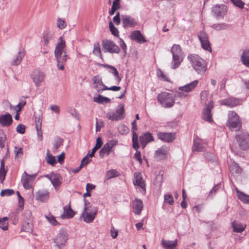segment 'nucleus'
Here are the masks:
<instances>
[{
	"label": "nucleus",
	"instance_id": "nucleus-1",
	"mask_svg": "<svg viewBox=\"0 0 249 249\" xmlns=\"http://www.w3.org/2000/svg\"><path fill=\"white\" fill-rule=\"evenodd\" d=\"M59 39L60 41L57 44L54 53L57 62V67L58 69L63 71L64 69V64L68 59V55L64 50L66 47L65 41L62 39V36L60 37Z\"/></svg>",
	"mask_w": 249,
	"mask_h": 249
},
{
	"label": "nucleus",
	"instance_id": "nucleus-2",
	"mask_svg": "<svg viewBox=\"0 0 249 249\" xmlns=\"http://www.w3.org/2000/svg\"><path fill=\"white\" fill-rule=\"evenodd\" d=\"M187 59L192 67L198 74L203 75L206 71V62L198 55L196 54H189Z\"/></svg>",
	"mask_w": 249,
	"mask_h": 249
},
{
	"label": "nucleus",
	"instance_id": "nucleus-3",
	"mask_svg": "<svg viewBox=\"0 0 249 249\" xmlns=\"http://www.w3.org/2000/svg\"><path fill=\"white\" fill-rule=\"evenodd\" d=\"M171 53L172 54V61L171 67L175 69L179 67L183 59V53L181 47L178 44H174L171 48Z\"/></svg>",
	"mask_w": 249,
	"mask_h": 249
},
{
	"label": "nucleus",
	"instance_id": "nucleus-4",
	"mask_svg": "<svg viewBox=\"0 0 249 249\" xmlns=\"http://www.w3.org/2000/svg\"><path fill=\"white\" fill-rule=\"evenodd\" d=\"M235 139L240 150L245 151L249 149V133L244 131H238L235 135Z\"/></svg>",
	"mask_w": 249,
	"mask_h": 249
},
{
	"label": "nucleus",
	"instance_id": "nucleus-5",
	"mask_svg": "<svg viewBox=\"0 0 249 249\" xmlns=\"http://www.w3.org/2000/svg\"><path fill=\"white\" fill-rule=\"evenodd\" d=\"M157 99L161 106L165 108L172 107L175 101L174 95L167 92L160 93L157 96Z\"/></svg>",
	"mask_w": 249,
	"mask_h": 249
},
{
	"label": "nucleus",
	"instance_id": "nucleus-6",
	"mask_svg": "<svg viewBox=\"0 0 249 249\" xmlns=\"http://www.w3.org/2000/svg\"><path fill=\"white\" fill-rule=\"evenodd\" d=\"M227 126L231 129H239L241 127V122L238 114L234 111H230L228 114Z\"/></svg>",
	"mask_w": 249,
	"mask_h": 249
},
{
	"label": "nucleus",
	"instance_id": "nucleus-7",
	"mask_svg": "<svg viewBox=\"0 0 249 249\" xmlns=\"http://www.w3.org/2000/svg\"><path fill=\"white\" fill-rule=\"evenodd\" d=\"M102 46L104 52H108L110 53H118L120 49L113 41L108 39H104L102 41Z\"/></svg>",
	"mask_w": 249,
	"mask_h": 249
},
{
	"label": "nucleus",
	"instance_id": "nucleus-8",
	"mask_svg": "<svg viewBox=\"0 0 249 249\" xmlns=\"http://www.w3.org/2000/svg\"><path fill=\"white\" fill-rule=\"evenodd\" d=\"M68 233L67 231L64 229H61L59 233L53 239L56 246L60 249L65 245L68 239Z\"/></svg>",
	"mask_w": 249,
	"mask_h": 249
},
{
	"label": "nucleus",
	"instance_id": "nucleus-9",
	"mask_svg": "<svg viewBox=\"0 0 249 249\" xmlns=\"http://www.w3.org/2000/svg\"><path fill=\"white\" fill-rule=\"evenodd\" d=\"M117 140H113L105 143L99 152V156L101 158H103L109 155L112 148L117 144Z\"/></svg>",
	"mask_w": 249,
	"mask_h": 249
},
{
	"label": "nucleus",
	"instance_id": "nucleus-10",
	"mask_svg": "<svg viewBox=\"0 0 249 249\" xmlns=\"http://www.w3.org/2000/svg\"><path fill=\"white\" fill-rule=\"evenodd\" d=\"M36 176V174L32 175L28 174L24 172L21 178V182L25 189H30L32 187V183Z\"/></svg>",
	"mask_w": 249,
	"mask_h": 249
},
{
	"label": "nucleus",
	"instance_id": "nucleus-11",
	"mask_svg": "<svg viewBox=\"0 0 249 249\" xmlns=\"http://www.w3.org/2000/svg\"><path fill=\"white\" fill-rule=\"evenodd\" d=\"M45 77L44 73L39 70H34L31 75L32 79L37 87L40 86V83L44 81Z\"/></svg>",
	"mask_w": 249,
	"mask_h": 249
},
{
	"label": "nucleus",
	"instance_id": "nucleus-12",
	"mask_svg": "<svg viewBox=\"0 0 249 249\" xmlns=\"http://www.w3.org/2000/svg\"><path fill=\"white\" fill-rule=\"evenodd\" d=\"M212 13L216 18H223L227 13V7L223 4L215 5L212 7Z\"/></svg>",
	"mask_w": 249,
	"mask_h": 249
},
{
	"label": "nucleus",
	"instance_id": "nucleus-13",
	"mask_svg": "<svg viewBox=\"0 0 249 249\" xmlns=\"http://www.w3.org/2000/svg\"><path fill=\"white\" fill-rule=\"evenodd\" d=\"M213 108L212 104L210 103L207 105L206 107L204 108L202 113L201 117L204 120L211 123L213 122L212 109Z\"/></svg>",
	"mask_w": 249,
	"mask_h": 249
},
{
	"label": "nucleus",
	"instance_id": "nucleus-14",
	"mask_svg": "<svg viewBox=\"0 0 249 249\" xmlns=\"http://www.w3.org/2000/svg\"><path fill=\"white\" fill-rule=\"evenodd\" d=\"M220 104L221 105L232 107L241 105V100L239 99L231 97L221 101Z\"/></svg>",
	"mask_w": 249,
	"mask_h": 249
},
{
	"label": "nucleus",
	"instance_id": "nucleus-15",
	"mask_svg": "<svg viewBox=\"0 0 249 249\" xmlns=\"http://www.w3.org/2000/svg\"><path fill=\"white\" fill-rule=\"evenodd\" d=\"M157 137L161 141L167 142H172L175 139V134L173 133L159 132Z\"/></svg>",
	"mask_w": 249,
	"mask_h": 249
},
{
	"label": "nucleus",
	"instance_id": "nucleus-16",
	"mask_svg": "<svg viewBox=\"0 0 249 249\" xmlns=\"http://www.w3.org/2000/svg\"><path fill=\"white\" fill-rule=\"evenodd\" d=\"M154 138L152 134L149 132H146L139 137V141L143 149L147 143L154 141Z\"/></svg>",
	"mask_w": 249,
	"mask_h": 249
},
{
	"label": "nucleus",
	"instance_id": "nucleus-17",
	"mask_svg": "<svg viewBox=\"0 0 249 249\" xmlns=\"http://www.w3.org/2000/svg\"><path fill=\"white\" fill-rule=\"evenodd\" d=\"M13 122L12 116L9 113L0 115V124L2 126H9Z\"/></svg>",
	"mask_w": 249,
	"mask_h": 249
},
{
	"label": "nucleus",
	"instance_id": "nucleus-18",
	"mask_svg": "<svg viewBox=\"0 0 249 249\" xmlns=\"http://www.w3.org/2000/svg\"><path fill=\"white\" fill-rule=\"evenodd\" d=\"M229 170L231 173V176L234 177L239 176L242 171V168L235 162H233L230 165Z\"/></svg>",
	"mask_w": 249,
	"mask_h": 249
},
{
	"label": "nucleus",
	"instance_id": "nucleus-19",
	"mask_svg": "<svg viewBox=\"0 0 249 249\" xmlns=\"http://www.w3.org/2000/svg\"><path fill=\"white\" fill-rule=\"evenodd\" d=\"M122 22L124 28L133 27L137 24L135 18L127 15L122 16Z\"/></svg>",
	"mask_w": 249,
	"mask_h": 249
},
{
	"label": "nucleus",
	"instance_id": "nucleus-20",
	"mask_svg": "<svg viewBox=\"0 0 249 249\" xmlns=\"http://www.w3.org/2000/svg\"><path fill=\"white\" fill-rule=\"evenodd\" d=\"M143 208L142 201L140 199L136 198L133 202V212L137 215L141 213Z\"/></svg>",
	"mask_w": 249,
	"mask_h": 249
},
{
	"label": "nucleus",
	"instance_id": "nucleus-21",
	"mask_svg": "<svg viewBox=\"0 0 249 249\" xmlns=\"http://www.w3.org/2000/svg\"><path fill=\"white\" fill-rule=\"evenodd\" d=\"M133 184L135 186H140L143 189H145V184L142 180V174L140 172H135L134 173V179Z\"/></svg>",
	"mask_w": 249,
	"mask_h": 249
},
{
	"label": "nucleus",
	"instance_id": "nucleus-22",
	"mask_svg": "<svg viewBox=\"0 0 249 249\" xmlns=\"http://www.w3.org/2000/svg\"><path fill=\"white\" fill-rule=\"evenodd\" d=\"M98 66H100L101 67H103L106 68H107L110 69V72L112 73V74L115 76L116 80H117L119 82H120L121 81V77L119 76V73L116 69V68L111 65H108V64H103L100 63H98L97 64Z\"/></svg>",
	"mask_w": 249,
	"mask_h": 249
},
{
	"label": "nucleus",
	"instance_id": "nucleus-23",
	"mask_svg": "<svg viewBox=\"0 0 249 249\" xmlns=\"http://www.w3.org/2000/svg\"><path fill=\"white\" fill-rule=\"evenodd\" d=\"M198 84V81L196 80L193 82L187 84L183 86L179 87V90L184 91L186 92H189L193 90L197 86Z\"/></svg>",
	"mask_w": 249,
	"mask_h": 249
},
{
	"label": "nucleus",
	"instance_id": "nucleus-24",
	"mask_svg": "<svg viewBox=\"0 0 249 249\" xmlns=\"http://www.w3.org/2000/svg\"><path fill=\"white\" fill-rule=\"evenodd\" d=\"M36 199L41 202H44L49 198V193L47 190L38 191L36 194Z\"/></svg>",
	"mask_w": 249,
	"mask_h": 249
},
{
	"label": "nucleus",
	"instance_id": "nucleus-25",
	"mask_svg": "<svg viewBox=\"0 0 249 249\" xmlns=\"http://www.w3.org/2000/svg\"><path fill=\"white\" fill-rule=\"evenodd\" d=\"M161 244L166 249H174L177 246V240L169 241L162 239Z\"/></svg>",
	"mask_w": 249,
	"mask_h": 249
},
{
	"label": "nucleus",
	"instance_id": "nucleus-26",
	"mask_svg": "<svg viewBox=\"0 0 249 249\" xmlns=\"http://www.w3.org/2000/svg\"><path fill=\"white\" fill-rule=\"evenodd\" d=\"M131 37L132 39L136 40L140 43L146 42V40L144 38L141 32L139 30L134 31L132 33Z\"/></svg>",
	"mask_w": 249,
	"mask_h": 249
},
{
	"label": "nucleus",
	"instance_id": "nucleus-27",
	"mask_svg": "<svg viewBox=\"0 0 249 249\" xmlns=\"http://www.w3.org/2000/svg\"><path fill=\"white\" fill-rule=\"evenodd\" d=\"M84 202L85 207L84 211H86L87 213H91L93 214H97L98 210V208L95 206H93L90 203L87 202L85 199H84Z\"/></svg>",
	"mask_w": 249,
	"mask_h": 249
},
{
	"label": "nucleus",
	"instance_id": "nucleus-28",
	"mask_svg": "<svg viewBox=\"0 0 249 249\" xmlns=\"http://www.w3.org/2000/svg\"><path fill=\"white\" fill-rule=\"evenodd\" d=\"M167 154V150L164 148L161 147L155 151V155L158 160H162L166 158Z\"/></svg>",
	"mask_w": 249,
	"mask_h": 249
},
{
	"label": "nucleus",
	"instance_id": "nucleus-29",
	"mask_svg": "<svg viewBox=\"0 0 249 249\" xmlns=\"http://www.w3.org/2000/svg\"><path fill=\"white\" fill-rule=\"evenodd\" d=\"M96 215V214H93L91 213H87L86 211H84L82 213L81 216L85 222L89 223L93 221Z\"/></svg>",
	"mask_w": 249,
	"mask_h": 249
},
{
	"label": "nucleus",
	"instance_id": "nucleus-30",
	"mask_svg": "<svg viewBox=\"0 0 249 249\" xmlns=\"http://www.w3.org/2000/svg\"><path fill=\"white\" fill-rule=\"evenodd\" d=\"M64 216L65 218H71L73 217L75 215L74 212L71 209L70 204L69 205V208L67 209L66 207H64Z\"/></svg>",
	"mask_w": 249,
	"mask_h": 249
},
{
	"label": "nucleus",
	"instance_id": "nucleus-31",
	"mask_svg": "<svg viewBox=\"0 0 249 249\" xmlns=\"http://www.w3.org/2000/svg\"><path fill=\"white\" fill-rule=\"evenodd\" d=\"M102 140L101 137H99L96 139V143L95 145L94 146V147L92 148L91 152L90 153H89L90 158H92L93 156H94L95 152L102 146Z\"/></svg>",
	"mask_w": 249,
	"mask_h": 249
},
{
	"label": "nucleus",
	"instance_id": "nucleus-32",
	"mask_svg": "<svg viewBox=\"0 0 249 249\" xmlns=\"http://www.w3.org/2000/svg\"><path fill=\"white\" fill-rule=\"evenodd\" d=\"M231 26L230 24L226 23H220L214 24L212 26V27L216 31H220L222 30H226Z\"/></svg>",
	"mask_w": 249,
	"mask_h": 249
},
{
	"label": "nucleus",
	"instance_id": "nucleus-33",
	"mask_svg": "<svg viewBox=\"0 0 249 249\" xmlns=\"http://www.w3.org/2000/svg\"><path fill=\"white\" fill-rule=\"evenodd\" d=\"M24 56V53L23 52L19 51L18 53V54L17 55L16 58L15 59H14L12 61V65L14 66H17L19 65L21 63Z\"/></svg>",
	"mask_w": 249,
	"mask_h": 249
},
{
	"label": "nucleus",
	"instance_id": "nucleus-34",
	"mask_svg": "<svg viewBox=\"0 0 249 249\" xmlns=\"http://www.w3.org/2000/svg\"><path fill=\"white\" fill-rule=\"evenodd\" d=\"M241 59L243 64L249 67V49L244 51L241 56Z\"/></svg>",
	"mask_w": 249,
	"mask_h": 249
},
{
	"label": "nucleus",
	"instance_id": "nucleus-35",
	"mask_svg": "<svg viewBox=\"0 0 249 249\" xmlns=\"http://www.w3.org/2000/svg\"><path fill=\"white\" fill-rule=\"evenodd\" d=\"M50 181L53 185L55 188H56L57 187H59L61 184V181L60 180V177L59 175L54 174L53 176V178L50 179Z\"/></svg>",
	"mask_w": 249,
	"mask_h": 249
},
{
	"label": "nucleus",
	"instance_id": "nucleus-36",
	"mask_svg": "<svg viewBox=\"0 0 249 249\" xmlns=\"http://www.w3.org/2000/svg\"><path fill=\"white\" fill-rule=\"evenodd\" d=\"M22 231L31 232L33 231V224L31 221H25L22 225Z\"/></svg>",
	"mask_w": 249,
	"mask_h": 249
},
{
	"label": "nucleus",
	"instance_id": "nucleus-37",
	"mask_svg": "<svg viewBox=\"0 0 249 249\" xmlns=\"http://www.w3.org/2000/svg\"><path fill=\"white\" fill-rule=\"evenodd\" d=\"M46 159L47 162L52 166L55 165V164L56 163L55 157L50 153V151L49 149L47 150Z\"/></svg>",
	"mask_w": 249,
	"mask_h": 249
},
{
	"label": "nucleus",
	"instance_id": "nucleus-38",
	"mask_svg": "<svg viewBox=\"0 0 249 249\" xmlns=\"http://www.w3.org/2000/svg\"><path fill=\"white\" fill-rule=\"evenodd\" d=\"M93 53L103 59V56L101 53L100 44L99 42H96L94 44V48L93 50Z\"/></svg>",
	"mask_w": 249,
	"mask_h": 249
},
{
	"label": "nucleus",
	"instance_id": "nucleus-39",
	"mask_svg": "<svg viewBox=\"0 0 249 249\" xmlns=\"http://www.w3.org/2000/svg\"><path fill=\"white\" fill-rule=\"evenodd\" d=\"M93 101L99 104H103L104 103H109L111 101L110 99L107 97L98 95V97L93 99Z\"/></svg>",
	"mask_w": 249,
	"mask_h": 249
},
{
	"label": "nucleus",
	"instance_id": "nucleus-40",
	"mask_svg": "<svg viewBox=\"0 0 249 249\" xmlns=\"http://www.w3.org/2000/svg\"><path fill=\"white\" fill-rule=\"evenodd\" d=\"M28 98V96L22 97L19 100L18 104L15 107V109H16L17 112H18L20 111L22 108V107L26 104V102L25 100V98Z\"/></svg>",
	"mask_w": 249,
	"mask_h": 249
},
{
	"label": "nucleus",
	"instance_id": "nucleus-41",
	"mask_svg": "<svg viewBox=\"0 0 249 249\" xmlns=\"http://www.w3.org/2000/svg\"><path fill=\"white\" fill-rule=\"evenodd\" d=\"M238 193V198L242 201L243 203L246 204H249V196L247 195L243 192H237Z\"/></svg>",
	"mask_w": 249,
	"mask_h": 249
},
{
	"label": "nucleus",
	"instance_id": "nucleus-42",
	"mask_svg": "<svg viewBox=\"0 0 249 249\" xmlns=\"http://www.w3.org/2000/svg\"><path fill=\"white\" fill-rule=\"evenodd\" d=\"M42 38L44 42V45H48L49 42L53 39V34L51 33H44L43 35Z\"/></svg>",
	"mask_w": 249,
	"mask_h": 249
},
{
	"label": "nucleus",
	"instance_id": "nucleus-43",
	"mask_svg": "<svg viewBox=\"0 0 249 249\" xmlns=\"http://www.w3.org/2000/svg\"><path fill=\"white\" fill-rule=\"evenodd\" d=\"M132 147L136 150H138V149L140 147V145L138 142V136L137 133H133V135H132Z\"/></svg>",
	"mask_w": 249,
	"mask_h": 249
},
{
	"label": "nucleus",
	"instance_id": "nucleus-44",
	"mask_svg": "<svg viewBox=\"0 0 249 249\" xmlns=\"http://www.w3.org/2000/svg\"><path fill=\"white\" fill-rule=\"evenodd\" d=\"M63 139L60 137H57L55 140L53 144V150H56L63 144Z\"/></svg>",
	"mask_w": 249,
	"mask_h": 249
},
{
	"label": "nucleus",
	"instance_id": "nucleus-45",
	"mask_svg": "<svg viewBox=\"0 0 249 249\" xmlns=\"http://www.w3.org/2000/svg\"><path fill=\"white\" fill-rule=\"evenodd\" d=\"M119 108L116 110V112L118 116L120 117L121 119H123L124 118V105L123 104H120L119 106Z\"/></svg>",
	"mask_w": 249,
	"mask_h": 249
},
{
	"label": "nucleus",
	"instance_id": "nucleus-46",
	"mask_svg": "<svg viewBox=\"0 0 249 249\" xmlns=\"http://www.w3.org/2000/svg\"><path fill=\"white\" fill-rule=\"evenodd\" d=\"M8 227V218L4 217L2 218H0V228L4 231L7 230Z\"/></svg>",
	"mask_w": 249,
	"mask_h": 249
},
{
	"label": "nucleus",
	"instance_id": "nucleus-47",
	"mask_svg": "<svg viewBox=\"0 0 249 249\" xmlns=\"http://www.w3.org/2000/svg\"><path fill=\"white\" fill-rule=\"evenodd\" d=\"M232 226L233 231L237 233L242 232L245 229V227H243L241 224H236L234 222L232 223Z\"/></svg>",
	"mask_w": 249,
	"mask_h": 249
},
{
	"label": "nucleus",
	"instance_id": "nucleus-48",
	"mask_svg": "<svg viewBox=\"0 0 249 249\" xmlns=\"http://www.w3.org/2000/svg\"><path fill=\"white\" fill-rule=\"evenodd\" d=\"M119 173L115 170L111 169L108 170L106 173V178L108 179L109 178L118 176Z\"/></svg>",
	"mask_w": 249,
	"mask_h": 249
},
{
	"label": "nucleus",
	"instance_id": "nucleus-49",
	"mask_svg": "<svg viewBox=\"0 0 249 249\" xmlns=\"http://www.w3.org/2000/svg\"><path fill=\"white\" fill-rule=\"evenodd\" d=\"M6 136L3 130L0 131V147L2 149L5 146Z\"/></svg>",
	"mask_w": 249,
	"mask_h": 249
},
{
	"label": "nucleus",
	"instance_id": "nucleus-50",
	"mask_svg": "<svg viewBox=\"0 0 249 249\" xmlns=\"http://www.w3.org/2000/svg\"><path fill=\"white\" fill-rule=\"evenodd\" d=\"M193 150L195 151H203V147L202 146V143L200 142H196V141H194Z\"/></svg>",
	"mask_w": 249,
	"mask_h": 249
},
{
	"label": "nucleus",
	"instance_id": "nucleus-51",
	"mask_svg": "<svg viewBox=\"0 0 249 249\" xmlns=\"http://www.w3.org/2000/svg\"><path fill=\"white\" fill-rule=\"evenodd\" d=\"M118 130L119 133L122 135L127 134L129 131L128 128L124 124H122L118 126Z\"/></svg>",
	"mask_w": 249,
	"mask_h": 249
},
{
	"label": "nucleus",
	"instance_id": "nucleus-52",
	"mask_svg": "<svg viewBox=\"0 0 249 249\" xmlns=\"http://www.w3.org/2000/svg\"><path fill=\"white\" fill-rule=\"evenodd\" d=\"M109 27L111 34L115 36H119V31L117 28L114 26V25L112 21L109 23Z\"/></svg>",
	"mask_w": 249,
	"mask_h": 249
},
{
	"label": "nucleus",
	"instance_id": "nucleus-53",
	"mask_svg": "<svg viewBox=\"0 0 249 249\" xmlns=\"http://www.w3.org/2000/svg\"><path fill=\"white\" fill-rule=\"evenodd\" d=\"M201 47L205 50L211 51L212 49L209 40L200 41Z\"/></svg>",
	"mask_w": 249,
	"mask_h": 249
},
{
	"label": "nucleus",
	"instance_id": "nucleus-54",
	"mask_svg": "<svg viewBox=\"0 0 249 249\" xmlns=\"http://www.w3.org/2000/svg\"><path fill=\"white\" fill-rule=\"evenodd\" d=\"M89 152V151L88 154L86 155L81 160L80 164L81 165L83 164V167L89 164L91 161V160H89V157H90Z\"/></svg>",
	"mask_w": 249,
	"mask_h": 249
},
{
	"label": "nucleus",
	"instance_id": "nucleus-55",
	"mask_svg": "<svg viewBox=\"0 0 249 249\" xmlns=\"http://www.w3.org/2000/svg\"><path fill=\"white\" fill-rule=\"evenodd\" d=\"M107 117L108 119L111 120L112 121H118L119 120H122L119 116L115 113H108L107 114Z\"/></svg>",
	"mask_w": 249,
	"mask_h": 249
},
{
	"label": "nucleus",
	"instance_id": "nucleus-56",
	"mask_svg": "<svg viewBox=\"0 0 249 249\" xmlns=\"http://www.w3.org/2000/svg\"><path fill=\"white\" fill-rule=\"evenodd\" d=\"M48 221L53 225H56L58 224V222L56 221L55 217L52 214L45 216Z\"/></svg>",
	"mask_w": 249,
	"mask_h": 249
},
{
	"label": "nucleus",
	"instance_id": "nucleus-57",
	"mask_svg": "<svg viewBox=\"0 0 249 249\" xmlns=\"http://www.w3.org/2000/svg\"><path fill=\"white\" fill-rule=\"evenodd\" d=\"M198 37L200 40V41H204L209 40L208 39V36L204 31H201L198 35Z\"/></svg>",
	"mask_w": 249,
	"mask_h": 249
},
{
	"label": "nucleus",
	"instance_id": "nucleus-58",
	"mask_svg": "<svg viewBox=\"0 0 249 249\" xmlns=\"http://www.w3.org/2000/svg\"><path fill=\"white\" fill-rule=\"evenodd\" d=\"M14 194V191L13 189L2 190L0 193L1 196H10Z\"/></svg>",
	"mask_w": 249,
	"mask_h": 249
},
{
	"label": "nucleus",
	"instance_id": "nucleus-59",
	"mask_svg": "<svg viewBox=\"0 0 249 249\" xmlns=\"http://www.w3.org/2000/svg\"><path fill=\"white\" fill-rule=\"evenodd\" d=\"M14 152L15 153V159H18L23 155L22 148L21 147H15Z\"/></svg>",
	"mask_w": 249,
	"mask_h": 249
},
{
	"label": "nucleus",
	"instance_id": "nucleus-60",
	"mask_svg": "<svg viewBox=\"0 0 249 249\" xmlns=\"http://www.w3.org/2000/svg\"><path fill=\"white\" fill-rule=\"evenodd\" d=\"M164 202L170 205H173L174 202L173 196L171 195H165Z\"/></svg>",
	"mask_w": 249,
	"mask_h": 249
},
{
	"label": "nucleus",
	"instance_id": "nucleus-61",
	"mask_svg": "<svg viewBox=\"0 0 249 249\" xmlns=\"http://www.w3.org/2000/svg\"><path fill=\"white\" fill-rule=\"evenodd\" d=\"M231 1L236 7L240 8L244 7V3L241 0H231Z\"/></svg>",
	"mask_w": 249,
	"mask_h": 249
},
{
	"label": "nucleus",
	"instance_id": "nucleus-62",
	"mask_svg": "<svg viewBox=\"0 0 249 249\" xmlns=\"http://www.w3.org/2000/svg\"><path fill=\"white\" fill-rule=\"evenodd\" d=\"M25 126L22 124H18L16 128L17 131L21 134L25 133Z\"/></svg>",
	"mask_w": 249,
	"mask_h": 249
},
{
	"label": "nucleus",
	"instance_id": "nucleus-63",
	"mask_svg": "<svg viewBox=\"0 0 249 249\" xmlns=\"http://www.w3.org/2000/svg\"><path fill=\"white\" fill-rule=\"evenodd\" d=\"M57 27L60 29H64L66 26V22L64 20H62L61 18H58L57 21Z\"/></svg>",
	"mask_w": 249,
	"mask_h": 249
},
{
	"label": "nucleus",
	"instance_id": "nucleus-64",
	"mask_svg": "<svg viewBox=\"0 0 249 249\" xmlns=\"http://www.w3.org/2000/svg\"><path fill=\"white\" fill-rule=\"evenodd\" d=\"M184 91H180L177 92L176 94L174 95L175 98V97H178L180 99H184L186 97L188 96V94L187 93H185L183 92Z\"/></svg>",
	"mask_w": 249,
	"mask_h": 249
}]
</instances>
